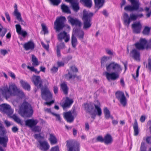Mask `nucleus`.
Returning <instances> with one entry per match:
<instances>
[{"label":"nucleus","mask_w":151,"mask_h":151,"mask_svg":"<svg viewBox=\"0 0 151 151\" xmlns=\"http://www.w3.org/2000/svg\"><path fill=\"white\" fill-rule=\"evenodd\" d=\"M151 29V28L145 26L142 31V34L144 35H148L150 33Z\"/></svg>","instance_id":"79ce46f5"},{"label":"nucleus","mask_w":151,"mask_h":151,"mask_svg":"<svg viewBox=\"0 0 151 151\" xmlns=\"http://www.w3.org/2000/svg\"><path fill=\"white\" fill-rule=\"evenodd\" d=\"M67 71H68V73L65 75L66 79L69 80L72 79H74L76 77V74L72 73L68 70H67Z\"/></svg>","instance_id":"2f4dec72"},{"label":"nucleus","mask_w":151,"mask_h":151,"mask_svg":"<svg viewBox=\"0 0 151 151\" xmlns=\"http://www.w3.org/2000/svg\"><path fill=\"white\" fill-rule=\"evenodd\" d=\"M16 31L18 34H19L22 30L21 26L19 24H17L15 25Z\"/></svg>","instance_id":"3c124183"},{"label":"nucleus","mask_w":151,"mask_h":151,"mask_svg":"<svg viewBox=\"0 0 151 151\" xmlns=\"http://www.w3.org/2000/svg\"><path fill=\"white\" fill-rule=\"evenodd\" d=\"M8 141L7 136H5L3 137L0 136V145H2L4 147H6Z\"/></svg>","instance_id":"bb28decb"},{"label":"nucleus","mask_w":151,"mask_h":151,"mask_svg":"<svg viewBox=\"0 0 151 151\" xmlns=\"http://www.w3.org/2000/svg\"><path fill=\"white\" fill-rule=\"evenodd\" d=\"M70 70L73 72H76L78 71L77 68L74 66H72L70 67Z\"/></svg>","instance_id":"052dcab7"},{"label":"nucleus","mask_w":151,"mask_h":151,"mask_svg":"<svg viewBox=\"0 0 151 151\" xmlns=\"http://www.w3.org/2000/svg\"><path fill=\"white\" fill-rule=\"evenodd\" d=\"M85 130L88 131L89 129V125L88 123L86 122L85 124Z\"/></svg>","instance_id":"69168bd1"},{"label":"nucleus","mask_w":151,"mask_h":151,"mask_svg":"<svg viewBox=\"0 0 151 151\" xmlns=\"http://www.w3.org/2000/svg\"><path fill=\"white\" fill-rule=\"evenodd\" d=\"M66 2H69L73 10L77 12L80 9L78 0H65Z\"/></svg>","instance_id":"dca6fc26"},{"label":"nucleus","mask_w":151,"mask_h":151,"mask_svg":"<svg viewBox=\"0 0 151 151\" xmlns=\"http://www.w3.org/2000/svg\"><path fill=\"white\" fill-rule=\"evenodd\" d=\"M50 151H59L58 146H56L52 147Z\"/></svg>","instance_id":"4d7b16f0"},{"label":"nucleus","mask_w":151,"mask_h":151,"mask_svg":"<svg viewBox=\"0 0 151 151\" xmlns=\"http://www.w3.org/2000/svg\"><path fill=\"white\" fill-rule=\"evenodd\" d=\"M147 43V42L145 39H140L139 42L135 44V46L137 49L142 50L145 48Z\"/></svg>","instance_id":"2eb2a0df"},{"label":"nucleus","mask_w":151,"mask_h":151,"mask_svg":"<svg viewBox=\"0 0 151 151\" xmlns=\"http://www.w3.org/2000/svg\"><path fill=\"white\" fill-rule=\"evenodd\" d=\"M146 142L148 143H151V136L147 137L146 139Z\"/></svg>","instance_id":"774afa93"},{"label":"nucleus","mask_w":151,"mask_h":151,"mask_svg":"<svg viewBox=\"0 0 151 151\" xmlns=\"http://www.w3.org/2000/svg\"><path fill=\"white\" fill-rule=\"evenodd\" d=\"M121 71H115V72H106L105 74L107 79L109 80L114 81L116 80L119 77V74Z\"/></svg>","instance_id":"9b49d317"},{"label":"nucleus","mask_w":151,"mask_h":151,"mask_svg":"<svg viewBox=\"0 0 151 151\" xmlns=\"http://www.w3.org/2000/svg\"><path fill=\"white\" fill-rule=\"evenodd\" d=\"M143 16V15L142 14H137L136 15L131 14L130 17H129L128 14L127 13H125L124 15V24L125 25L128 27L131 21H135L138 18H141Z\"/></svg>","instance_id":"423d86ee"},{"label":"nucleus","mask_w":151,"mask_h":151,"mask_svg":"<svg viewBox=\"0 0 151 151\" xmlns=\"http://www.w3.org/2000/svg\"><path fill=\"white\" fill-rule=\"evenodd\" d=\"M2 94L6 99L11 96H18L22 98L25 96L22 91L18 89L14 84L9 85L8 88L4 89L2 91Z\"/></svg>","instance_id":"f257e3e1"},{"label":"nucleus","mask_w":151,"mask_h":151,"mask_svg":"<svg viewBox=\"0 0 151 151\" xmlns=\"http://www.w3.org/2000/svg\"><path fill=\"white\" fill-rule=\"evenodd\" d=\"M93 16V13L88 12L86 11V10H83L82 17L83 22V29L87 30L91 27L92 24V17Z\"/></svg>","instance_id":"39448f33"},{"label":"nucleus","mask_w":151,"mask_h":151,"mask_svg":"<svg viewBox=\"0 0 151 151\" xmlns=\"http://www.w3.org/2000/svg\"><path fill=\"white\" fill-rule=\"evenodd\" d=\"M0 52L1 54L3 55H5L8 53L7 51L6 50L1 49L0 50Z\"/></svg>","instance_id":"0e129e2a"},{"label":"nucleus","mask_w":151,"mask_h":151,"mask_svg":"<svg viewBox=\"0 0 151 151\" xmlns=\"http://www.w3.org/2000/svg\"><path fill=\"white\" fill-rule=\"evenodd\" d=\"M39 143V148L42 151H47L50 147L48 143L46 141H38Z\"/></svg>","instance_id":"6ab92c4d"},{"label":"nucleus","mask_w":151,"mask_h":151,"mask_svg":"<svg viewBox=\"0 0 151 151\" xmlns=\"http://www.w3.org/2000/svg\"><path fill=\"white\" fill-rule=\"evenodd\" d=\"M76 114L75 110H73L64 113V117L67 122L71 123L74 120V116Z\"/></svg>","instance_id":"f8f14e48"},{"label":"nucleus","mask_w":151,"mask_h":151,"mask_svg":"<svg viewBox=\"0 0 151 151\" xmlns=\"http://www.w3.org/2000/svg\"><path fill=\"white\" fill-rule=\"evenodd\" d=\"M80 2L83 5L88 8H91L92 4L91 0H80Z\"/></svg>","instance_id":"cd10ccee"},{"label":"nucleus","mask_w":151,"mask_h":151,"mask_svg":"<svg viewBox=\"0 0 151 151\" xmlns=\"http://www.w3.org/2000/svg\"><path fill=\"white\" fill-rule=\"evenodd\" d=\"M106 69L107 72L113 71H122V69L120 65L115 62H112L106 65Z\"/></svg>","instance_id":"6e6552de"},{"label":"nucleus","mask_w":151,"mask_h":151,"mask_svg":"<svg viewBox=\"0 0 151 151\" xmlns=\"http://www.w3.org/2000/svg\"><path fill=\"white\" fill-rule=\"evenodd\" d=\"M27 68L30 70L34 72L35 73L37 74H39L40 72V71H38L35 68L33 67H30L29 66H27Z\"/></svg>","instance_id":"49530a36"},{"label":"nucleus","mask_w":151,"mask_h":151,"mask_svg":"<svg viewBox=\"0 0 151 151\" xmlns=\"http://www.w3.org/2000/svg\"><path fill=\"white\" fill-rule=\"evenodd\" d=\"M42 29V31L44 32V34H46L48 33V31L47 30V28L45 25L44 24L42 23L41 24Z\"/></svg>","instance_id":"09e8293b"},{"label":"nucleus","mask_w":151,"mask_h":151,"mask_svg":"<svg viewBox=\"0 0 151 151\" xmlns=\"http://www.w3.org/2000/svg\"><path fill=\"white\" fill-rule=\"evenodd\" d=\"M58 39L60 40H62L63 39H65V42H68L70 39V36L69 35H68L65 31L60 32L58 35Z\"/></svg>","instance_id":"5701e85b"},{"label":"nucleus","mask_w":151,"mask_h":151,"mask_svg":"<svg viewBox=\"0 0 151 151\" xmlns=\"http://www.w3.org/2000/svg\"><path fill=\"white\" fill-rule=\"evenodd\" d=\"M131 3L132 6L127 5L124 8L126 11H133L137 10L140 4L138 1H134L133 0H128Z\"/></svg>","instance_id":"9d476101"},{"label":"nucleus","mask_w":151,"mask_h":151,"mask_svg":"<svg viewBox=\"0 0 151 151\" xmlns=\"http://www.w3.org/2000/svg\"><path fill=\"white\" fill-rule=\"evenodd\" d=\"M112 142V139L110 134H106L104 138V142L106 144H111Z\"/></svg>","instance_id":"c85d7f7f"},{"label":"nucleus","mask_w":151,"mask_h":151,"mask_svg":"<svg viewBox=\"0 0 151 151\" xmlns=\"http://www.w3.org/2000/svg\"><path fill=\"white\" fill-rule=\"evenodd\" d=\"M16 17L18 21L21 22V24L24 25H26V23L22 19L21 14L20 13H16Z\"/></svg>","instance_id":"4c0bfd02"},{"label":"nucleus","mask_w":151,"mask_h":151,"mask_svg":"<svg viewBox=\"0 0 151 151\" xmlns=\"http://www.w3.org/2000/svg\"><path fill=\"white\" fill-rule=\"evenodd\" d=\"M41 44L43 47L47 50L49 49V46L48 45H46L44 43L41 42Z\"/></svg>","instance_id":"bf43d9fd"},{"label":"nucleus","mask_w":151,"mask_h":151,"mask_svg":"<svg viewBox=\"0 0 151 151\" xmlns=\"http://www.w3.org/2000/svg\"><path fill=\"white\" fill-rule=\"evenodd\" d=\"M132 27L134 33L139 34L140 32L142 25L139 22H134L132 24Z\"/></svg>","instance_id":"a211bd4d"},{"label":"nucleus","mask_w":151,"mask_h":151,"mask_svg":"<svg viewBox=\"0 0 151 151\" xmlns=\"http://www.w3.org/2000/svg\"><path fill=\"white\" fill-rule=\"evenodd\" d=\"M83 106L86 112L89 113L91 115V118H92L95 119L96 115L94 107L97 111V114L99 116L101 115V109L98 105L94 104L92 103H89L85 104Z\"/></svg>","instance_id":"f03ea898"},{"label":"nucleus","mask_w":151,"mask_h":151,"mask_svg":"<svg viewBox=\"0 0 151 151\" xmlns=\"http://www.w3.org/2000/svg\"><path fill=\"white\" fill-rule=\"evenodd\" d=\"M71 42L73 47L74 48L75 47L77 44V41L76 37L73 35H72L71 37Z\"/></svg>","instance_id":"a19ab883"},{"label":"nucleus","mask_w":151,"mask_h":151,"mask_svg":"<svg viewBox=\"0 0 151 151\" xmlns=\"http://www.w3.org/2000/svg\"><path fill=\"white\" fill-rule=\"evenodd\" d=\"M0 111L8 115H11L12 113L10 106L6 104H4L0 105Z\"/></svg>","instance_id":"4468645a"},{"label":"nucleus","mask_w":151,"mask_h":151,"mask_svg":"<svg viewBox=\"0 0 151 151\" xmlns=\"http://www.w3.org/2000/svg\"><path fill=\"white\" fill-rule=\"evenodd\" d=\"M51 4L54 6H57L61 3V0H49Z\"/></svg>","instance_id":"a18cd8bd"},{"label":"nucleus","mask_w":151,"mask_h":151,"mask_svg":"<svg viewBox=\"0 0 151 151\" xmlns=\"http://www.w3.org/2000/svg\"><path fill=\"white\" fill-rule=\"evenodd\" d=\"M66 21L65 17H64L61 16L57 17L54 22V28L56 32H59L63 29L64 27L65 29L69 31L70 29V27L68 24H65Z\"/></svg>","instance_id":"7ed1b4c3"},{"label":"nucleus","mask_w":151,"mask_h":151,"mask_svg":"<svg viewBox=\"0 0 151 151\" xmlns=\"http://www.w3.org/2000/svg\"><path fill=\"white\" fill-rule=\"evenodd\" d=\"M7 32V29L6 28H4L0 23V36L3 37Z\"/></svg>","instance_id":"c9c22d12"},{"label":"nucleus","mask_w":151,"mask_h":151,"mask_svg":"<svg viewBox=\"0 0 151 151\" xmlns=\"http://www.w3.org/2000/svg\"><path fill=\"white\" fill-rule=\"evenodd\" d=\"M23 47L26 50H33L35 47V44L32 41H29L25 43Z\"/></svg>","instance_id":"393cba45"},{"label":"nucleus","mask_w":151,"mask_h":151,"mask_svg":"<svg viewBox=\"0 0 151 151\" xmlns=\"http://www.w3.org/2000/svg\"><path fill=\"white\" fill-rule=\"evenodd\" d=\"M33 110L31 105L27 102H24L19 107V114L22 117H29L33 114Z\"/></svg>","instance_id":"20e7f679"},{"label":"nucleus","mask_w":151,"mask_h":151,"mask_svg":"<svg viewBox=\"0 0 151 151\" xmlns=\"http://www.w3.org/2000/svg\"><path fill=\"white\" fill-rule=\"evenodd\" d=\"M95 6L98 9L103 6L105 2V0H94Z\"/></svg>","instance_id":"c756f323"},{"label":"nucleus","mask_w":151,"mask_h":151,"mask_svg":"<svg viewBox=\"0 0 151 151\" xmlns=\"http://www.w3.org/2000/svg\"><path fill=\"white\" fill-rule=\"evenodd\" d=\"M32 65L34 66L38 65L39 63L38 60L36 57L33 55H32Z\"/></svg>","instance_id":"ea45409f"},{"label":"nucleus","mask_w":151,"mask_h":151,"mask_svg":"<svg viewBox=\"0 0 151 151\" xmlns=\"http://www.w3.org/2000/svg\"><path fill=\"white\" fill-rule=\"evenodd\" d=\"M5 14L7 19L9 22H10V19L9 13L7 12H5Z\"/></svg>","instance_id":"680f3d73"},{"label":"nucleus","mask_w":151,"mask_h":151,"mask_svg":"<svg viewBox=\"0 0 151 151\" xmlns=\"http://www.w3.org/2000/svg\"><path fill=\"white\" fill-rule=\"evenodd\" d=\"M61 88L64 94L67 95L68 93V88L65 83H63L61 85Z\"/></svg>","instance_id":"e433bc0d"},{"label":"nucleus","mask_w":151,"mask_h":151,"mask_svg":"<svg viewBox=\"0 0 151 151\" xmlns=\"http://www.w3.org/2000/svg\"><path fill=\"white\" fill-rule=\"evenodd\" d=\"M61 9L62 12L64 13L68 14H70L71 13V11L69 7L64 4H63L61 6Z\"/></svg>","instance_id":"7c9ffc66"},{"label":"nucleus","mask_w":151,"mask_h":151,"mask_svg":"<svg viewBox=\"0 0 151 151\" xmlns=\"http://www.w3.org/2000/svg\"><path fill=\"white\" fill-rule=\"evenodd\" d=\"M33 130L34 131L39 132L41 131V128L40 127L37 126L33 128Z\"/></svg>","instance_id":"13d9d810"},{"label":"nucleus","mask_w":151,"mask_h":151,"mask_svg":"<svg viewBox=\"0 0 151 151\" xmlns=\"http://www.w3.org/2000/svg\"><path fill=\"white\" fill-rule=\"evenodd\" d=\"M20 82L24 89L29 91L30 90V86L27 82L23 81L22 80L20 81Z\"/></svg>","instance_id":"473e14b6"},{"label":"nucleus","mask_w":151,"mask_h":151,"mask_svg":"<svg viewBox=\"0 0 151 151\" xmlns=\"http://www.w3.org/2000/svg\"><path fill=\"white\" fill-rule=\"evenodd\" d=\"M12 118L18 124H20L21 126L24 125L23 122L16 115H13Z\"/></svg>","instance_id":"58836bf2"},{"label":"nucleus","mask_w":151,"mask_h":151,"mask_svg":"<svg viewBox=\"0 0 151 151\" xmlns=\"http://www.w3.org/2000/svg\"><path fill=\"white\" fill-rule=\"evenodd\" d=\"M41 95L42 98L47 101L51 100L52 98V93L46 87L41 88Z\"/></svg>","instance_id":"1a4fd4ad"},{"label":"nucleus","mask_w":151,"mask_h":151,"mask_svg":"<svg viewBox=\"0 0 151 151\" xmlns=\"http://www.w3.org/2000/svg\"><path fill=\"white\" fill-rule=\"evenodd\" d=\"M106 51L107 54L109 55H113V52L110 50L108 49H106Z\"/></svg>","instance_id":"e2e57ef3"},{"label":"nucleus","mask_w":151,"mask_h":151,"mask_svg":"<svg viewBox=\"0 0 151 151\" xmlns=\"http://www.w3.org/2000/svg\"><path fill=\"white\" fill-rule=\"evenodd\" d=\"M50 140L52 144H56L57 142V139L53 134H50Z\"/></svg>","instance_id":"37998d69"},{"label":"nucleus","mask_w":151,"mask_h":151,"mask_svg":"<svg viewBox=\"0 0 151 151\" xmlns=\"http://www.w3.org/2000/svg\"><path fill=\"white\" fill-rule=\"evenodd\" d=\"M84 35V32L81 30H79L78 32V34L77 35V36L81 40H83V38Z\"/></svg>","instance_id":"c03bdc74"},{"label":"nucleus","mask_w":151,"mask_h":151,"mask_svg":"<svg viewBox=\"0 0 151 151\" xmlns=\"http://www.w3.org/2000/svg\"><path fill=\"white\" fill-rule=\"evenodd\" d=\"M104 112L105 115V117L106 119H108L110 117L113 119V117L111 116L110 112L107 108L105 107L104 108Z\"/></svg>","instance_id":"72a5a7b5"},{"label":"nucleus","mask_w":151,"mask_h":151,"mask_svg":"<svg viewBox=\"0 0 151 151\" xmlns=\"http://www.w3.org/2000/svg\"><path fill=\"white\" fill-rule=\"evenodd\" d=\"M52 114L56 117V120H57L58 121L60 122H61V118L60 114L54 113H52Z\"/></svg>","instance_id":"8fccbe9b"},{"label":"nucleus","mask_w":151,"mask_h":151,"mask_svg":"<svg viewBox=\"0 0 151 151\" xmlns=\"http://www.w3.org/2000/svg\"><path fill=\"white\" fill-rule=\"evenodd\" d=\"M116 98L120 101L121 104L125 106L127 103V100L124 93L121 91H118L116 93Z\"/></svg>","instance_id":"ddd939ff"},{"label":"nucleus","mask_w":151,"mask_h":151,"mask_svg":"<svg viewBox=\"0 0 151 151\" xmlns=\"http://www.w3.org/2000/svg\"><path fill=\"white\" fill-rule=\"evenodd\" d=\"M68 22L72 25H75L80 27L81 25V22L76 18H74L70 16H68Z\"/></svg>","instance_id":"aec40b11"},{"label":"nucleus","mask_w":151,"mask_h":151,"mask_svg":"<svg viewBox=\"0 0 151 151\" xmlns=\"http://www.w3.org/2000/svg\"><path fill=\"white\" fill-rule=\"evenodd\" d=\"M18 34L22 35L24 37H25L27 35V33L26 31L22 30Z\"/></svg>","instance_id":"603ef678"},{"label":"nucleus","mask_w":151,"mask_h":151,"mask_svg":"<svg viewBox=\"0 0 151 151\" xmlns=\"http://www.w3.org/2000/svg\"><path fill=\"white\" fill-rule=\"evenodd\" d=\"M96 140L98 142H104V138H103L101 136H98L96 138Z\"/></svg>","instance_id":"6e6d98bb"},{"label":"nucleus","mask_w":151,"mask_h":151,"mask_svg":"<svg viewBox=\"0 0 151 151\" xmlns=\"http://www.w3.org/2000/svg\"><path fill=\"white\" fill-rule=\"evenodd\" d=\"M130 56L136 60H140V52L137 49H134L132 50L130 52Z\"/></svg>","instance_id":"412c9836"},{"label":"nucleus","mask_w":151,"mask_h":151,"mask_svg":"<svg viewBox=\"0 0 151 151\" xmlns=\"http://www.w3.org/2000/svg\"><path fill=\"white\" fill-rule=\"evenodd\" d=\"M133 128L134 132V135L137 136L139 133V130L138 129V124L137 121L135 119L133 125Z\"/></svg>","instance_id":"f704fd0d"},{"label":"nucleus","mask_w":151,"mask_h":151,"mask_svg":"<svg viewBox=\"0 0 151 151\" xmlns=\"http://www.w3.org/2000/svg\"><path fill=\"white\" fill-rule=\"evenodd\" d=\"M25 124L26 126L30 127H32L36 125L38 123L37 120L33 119H28L25 121Z\"/></svg>","instance_id":"a878e982"},{"label":"nucleus","mask_w":151,"mask_h":151,"mask_svg":"<svg viewBox=\"0 0 151 151\" xmlns=\"http://www.w3.org/2000/svg\"><path fill=\"white\" fill-rule=\"evenodd\" d=\"M148 64L146 65V67L147 68L150 70H151V59L149 58L148 59Z\"/></svg>","instance_id":"5fc2aeb1"},{"label":"nucleus","mask_w":151,"mask_h":151,"mask_svg":"<svg viewBox=\"0 0 151 151\" xmlns=\"http://www.w3.org/2000/svg\"><path fill=\"white\" fill-rule=\"evenodd\" d=\"M66 142L68 151H79L80 144L77 142L71 139L67 140Z\"/></svg>","instance_id":"0eeeda50"},{"label":"nucleus","mask_w":151,"mask_h":151,"mask_svg":"<svg viewBox=\"0 0 151 151\" xmlns=\"http://www.w3.org/2000/svg\"><path fill=\"white\" fill-rule=\"evenodd\" d=\"M58 70V68L56 67H54L51 69V71L52 72L54 73L56 72Z\"/></svg>","instance_id":"338daca9"},{"label":"nucleus","mask_w":151,"mask_h":151,"mask_svg":"<svg viewBox=\"0 0 151 151\" xmlns=\"http://www.w3.org/2000/svg\"><path fill=\"white\" fill-rule=\"evenodd\" d=\"M73 102V99H70L68 97H66L64 102L62 104V106L64 109L69 108Z\"/></svg>","instance_id":"4be33fe9"},{"label":"nucleus","mask_w":151,"mask_h":151,"mask_svg":"<svg viewBox=\"0 0 151 151\" xmlns=\"http://www.w3.org/2000/svg\"><path fill=\"white\" fill-rule=\"evenodd\" d=\"M145 143L144 142H142L140 147L141 151H146V147L145 146Z\"/></svg>","instance_id":"864d4df0"},{"label":"nucleus","mask_w":151,"mask_h":151,"mask_svg":"<svg viewBox=\"0 0 151 151\" xmlns=\"http://www.w3.org/2000/svg\"><path fill=\"white\" fill-rule=\"evenodd\" d=\"M31 80L37 87L41 88L42 86V82L40 76L33 75L31 78Z\"/></svg>","instance_id":"f3484780"},{"label":"nucleus","mask_w":151,"mask_h":151,"mask_svg":"<svg viewBox=\"0 0 151 151\" xmlns=\"http://www.w3.org/2000/svg\"><path fill=\"white\" fill-rule=\"evenodd\" d=\"M145 11L147 13L146 16L147 17H149L151 15V9L149 7H146L145 9Z\"/></svg>","instance_id":"de8ad7c7"},{"label":"nucleus","mask_w":151,"mask_h":151,"mask_svg":"<svg viewBox=\"0 0 151 151\" xmlns=\"http://www.w3.org/2000/svg\"><path fill=\"white\" fill-rule=\"evenodd\" d=\"M110 61V57L104 56L102 57L101 59V66L103 68L105 66L106 67L107 65H108V63Z\"/></svg>","instance_id":"b1692460"}]
</instances>
